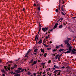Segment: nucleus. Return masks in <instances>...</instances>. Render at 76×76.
I'll use <instances>...</instances> for the list:
<instances>
[{"instance_id":"1","label":"nucleus","mask_w":76,"mask_h":76,"mask_svg":"<svg viewBox=\"0 0 76 76\" xmlns=\"http://www.w3.org/2000/svg\"><path fill=\"white\" fill-rule=\"evenodd\" d=\"M42 31L44 32H45L48 29V27H45V28H42Z\"/></svg>"},{"instance_id":"2","label":"nucleus","mask_w":76,"mask_h":76,"mask_svg":"<svg viewBox=\"0 0 76 76\" xmlns=\"http://www.w3.org/2000/svg\"><path fill=\"white\" fill-rule=\"evenodd\" d=\"M64 42H65V45H66L67 44V45H70V43H69V41H67V40H65L64 41Z\"/></svg>"},{"instance_id":"3","label":"nucleus","mask_w":76,"mask_h":76,"mask_svg":"<svg viewBox=\"0 0 76 76\" xmlns=\"http://www.w3.org/2000/svg\"><path fill=\"white\" fill-rule=\"evenodd\" d=\"M67 47L69 48V51H72V47H71V46L70 45H70H67Z\"/></svg>"},{"instance_id":"4","label":"nucleus","mask_w":76,"mask_h":76,"mask_svg":"<svg viewBox=\"0 0 76 76\" xmlns=\"http://www.w3.org/2000/svg\"><path fill=\"white\" fill-rule=\"evenodd\" d=\"M59 25L58 23H56L55 24V25L53 27V29H55V28H57V26H57V25Z\"/></svg>"},{"instance_id":"5","label":"nucleus","mask_w":76,"mask_h":76,"mask_svg":"<svg viewBox=\"0 0 76 76\" xmlns=\"http://www.w3.org/2000/svg\"><path fill=\"white\" fill-rule=\"evenodd\" d=\"M24 70H25L26 72H27L26 69H23L22 70H19V73H21V72H23Z\"/></svg>"},{"instance_id":"6","label":"nucleus","mask_w":76,"mask_h":76,"mask_svg":"<svg viewBox=\"0 0 76 76\" xmlns=\"http://www.w3.org/2000/svg\"><path fill=\"white\" fill-rule=\"evenodd\" d=\"M15 72H17L16 73L13 72V74H17V73H19V70H15Z\"/></svg>"},{"instance_id":"7","label":"nucleus","mask_w":76,"mask_h":76,"mask_svg":"<svg viewBox=\"0 0 76 76\" xmlns=\"http://www.w3.org/2000/svg\"><path fill=\"white\" fill-rule=\"evenodd\" d=\"M60 56V55L58 54L55 56V58L56 60H57V58H58V56Z\"/></svg>"},{"instance_id":"8","label":"nucleus","mask_w":76,"mask_h":76,"mask_svg":"<svg viewBox=\"0 0 76 76\" xmlns=\"http://www.w3.org/2000/svg\"><path fill=\"white\" fill-rule=\"evenodd\" d=\"M61 70H55L54 71V72H53V73H57V72H59L60 71H61Z\"/></svg>"},{"instance_id":"9","label":"nucleus","mask_w":76,"mask_h":76,"mask_svg":"<svg viewBox=\"0 0 76 76\" xmlns=\"http://www.w3.org/2000/svg\"><path fill=\"white\" fill-rule=\"evenodd\" d=\"M42 39H40V40L38 42V44H41V43H42Z\"/></svg>"},{"instance_id":"10","label":"nucleus","mask_w":76,"mask_h":76,"mask_svg":"<svg viewBox=\"0 0 76 76\" xmlns=\"http://www.w3.org/2000/svg\"><path fill=\"white\" fill-rule=\"evenodd\" d=\"M71 53V51L70 50H68L67 52H65V53L66 54V53H67L68 54H69V53Z\"/></svg>"},{"instance_id":"11","label":"nucleus","mask_w":76,"mask_h":76,"mask_svg":"<svg viewBox=\"0 0 76 76\" xmlns=\"http://www.w3.org/2000/svg\"><path fill=\"white\" fill-rule=\"evenodd\" d=\"M63 25H66V24H67V22L64 21L63 22Z\"/></svg>"},{"instance_id":"12","label":"nucleus","mask_w":76,"mask_h":76,"mask_svg":"<svg viewBox=\"0 0 76 76\" xmlns=\"http://www.w3.org/2000/svg\"><path fill=\"white\" fill-rule=\"evenodd\" d=\"M61 72V71H60L59 72H58L56 73V74L58 76H59V75H60Z\"/></svg>"},{"instance_id":"13","label":"nucleus","mask_w":76,"mask_h":76,"mask_svg":"<svg viewBox=\"0 0 76 76\" xmlns=\"http://www.w3.org/2000/svg\"><path fill=\"white\" fill-rule=\"evenodd\" d=\"M54 66L55 68H59V67L56 65H54Z\"/></svg>"},{"instance_id":"14","label":"nucleus","mask_w":76,"mask_h":76,"mask_svg":"<svg viewBox=\"0 0 76 76\" xmlns=\"http://www.w3.org/2000/svg\"><path fill=\"white\" fill-rule=\"evenodd\" d=\"M61 55H59L58 58V60H59V61H60V58H61Z\"/></svg>"},{"instance_id":"15","label":"nucleus","mask_w":76,"mask_h":76,"mask_svg":"<svg viewBox=\"0 0 76 76\" xmlns=\"http://www.w3.org/2000/svg\"><path fill=\"white\" fill-rule=\"evenodd\" d=\"M17 67V66L16 65H15V66H13L11 68V69H15V67Z\"/></svg>"},{"instance_id":"16","label":"nucleus","mask_w":76,"mask_h":76,"mask_svg":"<svg viewBox=\"0 0 76 76\" xmlns=\"http://www.w3.org/2000/svg\"><path fill=\"white\" fill-rule=\"evenodd\" d=\"M33 61H34V59H33L30 61L29 62V63H32Z\"/></svg>"},{"instance_id":"17","label":"nucleus","mask_w":76,"mask_h":76,"mask_svg":"<svg viewBox=\"0 0 76 76\" xmlns=\"http://www.w3.org/2000/svg\"><path fill=\"white\" fill-rule=\"evenodd\" d=\"M43 45L44 46V47H48V45H46L44 43H43Z\"/></svg>"},{"instance_id":"18","label":"nucleus","mask_w":76,"mask_h":76,"mask_svg":"<svg viewBox=\"0 0 76 76\" xmlns=\"http://www.w3.org/2000/svg\"><path fill=\"white\" fill-rule=\"evenodd\" d=\"M37 51H38V49L36 48L34 50V51L35 52H37Z\"/></svg>"},{"instance_id":"19","label":"nucleus","mask_w":76,"mask_h":76,"mask_svg":"<svg viewBox=\"0 0 76 76\" xmlns=\"http://www.w3.org/2000/svg\"><path fill=\"white\" fill-rule=\"evenodd\" d=\"M59 28H60V29H61V28H63V26L62 25L60 26Z\"/></svg>"},{"instance_id":"20","label":"nucleus","mask_w":76,"mask_h":76,"mask_svg":"<svg viewBox=\"0 0 76 76\" xmlns=\"http://www.w3.org/2000/svg\"><path fill=\"white\" fill-rule=\"evenodd\" d=\"M64 51V49H62L59 50V51H60V52H61V51Z\"/></svg>"},{"instance_id":"21","label":"nucleus","mask_w":76,"mask_h":76,"mask_svg":"<svg viewBox=\"0 0 76 76\" xmlns=\"http://www.w3.org/2000/svg\"><path fill=\"white\" fill-rule=\"evenodd\" d=\"M45 63H41V65H42V66H44V65H45Z\"/></svg>"},{"instance_id":"22","label":"nucleus","mask_w":76,"mask_h":76,"mask_svg":"<svg viewBox=\"0 0 76 76\" xmlns=\"http://www.w3.org/2000/svg\"><path fill=\"white\" fill-rule=\"evenodd\" d=\"M29 54V52H27L26 54L25 55V57H26L27 56V55Z\"/></svg>"},{"instance_id":"23","label":"nucleus","mask_w":76,"mask_h":76,"mask_svg":"<svg viewBox=\"0 0 76 76\" xmlns=\"http://www.w3.org/2000/svg\"><path fill=\"white\" fill-rule=\"evenodd\" d=\"M61 14L62 15H64V16H65V14L64 13V12H61Z\"/></svg>"},{"instance_id":"24","label":"nucleus","mask_w":76,"mask_h":76,"mask_svg":"<svg viewBox=\"0 0 76 76\" xmlns=\"http://www.w3.org/2000/svg\"><path fill=\"white\" fill-rule=\"evenodd\" d=\"M38 10H39V11L40 10V6L38 8Z\"/></svg>"},{"instance_id":"25","label":"nucleus","mask_w":76,"mask_h":76,"mask_svg":"<svg viewBox=\"0 0 76 76\" xmlns=\"http://www.w3.org/2000/svg\"><path fill=\"white\" fill-rule=\"evenodd\" d=\"M47 55V53H46L44 55H43V56L44 57H47V55Z\"/></svg>"},{"instance_id":"26","label":"nucleus","mask_w":76,"mask_h":76,"mask_svg":"<svg viewBox=\"0 0 76 76\" xmlns=\"http://www.w3.org/2000/svg\"><path fill=\"white\" fill-rule=\"evenodd\" d=\"M68 41H69L70 40H71V39L69 38H67V39H66Z\"/></svg>"},{"instance_id":"27","label":"nucleus","mask_w":76,"mask_h":76,"mask_svg":"<svg viewBox=\"0 0 76 76\" xmlns=\"http://www.w3.org/2000/svg\"><path fill=\"white\" fill-rule=\"evenodd\" d=\"M33 63L34 64H37V61H34L33 62Z\"/></svg>"},{"instance_id":"28","label":"nucleus","mask_w":76,"mask_h":76,"mask_svg":"<svg viewBox=\"0 0 76 76\" xmlns=\"http://www.w3.org/2000/svg\"><path fill=\"white\" fill-rule=\"evenodd\" d=\"M49 37V35H48V36H46V37H45L46 39H48Z\"/></svg>"},{"instance_id":"29","label":"nucleus","mask_w":76,"mask_h":76,"mask_svg":"<svg viewBox=\"0 0 76 76\" xmlns=\"http://www.w3.org/2000/svg\"><path fill=\"white\" fill-rule=\"evenodd\" d=\"M27 75H31V73L29 72V71H28V73L27 74Z\"/></svg>"},{"instance_id":"30","label":"nucleus","mask_w":76,"mask_h":76,"mask_svg":"<svg viewBox=\"0 0 76 76\" xmlns=\"http://www.w3.org/2000/svg\"><path fill=\"white\" fill-rule=\"evenodd\" d=\"M38 37H37L36 41V44H37V42L38 41Z\"/></svg>"},{"instance_id":"31","label":"nucleus","mask_w":76,"mask_h":76,"mask_svg":"<svg viewBox=\"0 0 76 76\" xmlns=\"http://www.w3.org/2000/svg\"><path fill=\"white\" fill-rule=\"evenodd\" d=\"M41 52L42 53V52H44V49H43V50H42L41 51Z\"/></svg>"},{"instance_id":"32","label":"nucleus","mask_w":76,"mask_h":76,"mask_svg":"<svg viewBox=\"0 0 76 76\" xmlns=\"http://www.w3.org/2000/svg\"><path fill=\"white\" fill-rule=\"evenodd\" d=\"M57 51V49H54V50H53V52H55V51Z\"/></svg>"},{"instance_id":"33","label":"nucleus","mask_w":76,"mask_h":76,"mask_svg":"<svg viewBox=\"0 0 76 76\" xmlns=\"http://www.w3.org/2000/svg\"><path fill=\"white\" fill-rule=\"evenodd\" d=\"M58 9H57L56 10V13H58Z\"/></svg>"},{"instance_id":"34","label":"nucleus","mask_w":76,"mask_h":76,"mask_svg":"<svg viewBox=\"0 0 76 76\" xmlns=\"http://www.w3.org/2000/svg\"><path fill=\"white\" fill-rule=\"evenodd\" d=\"M72 54H75V51H73L72 52Z\"/></svg>"},{"instance_id":"35","label":"nucleus","mask_w":76,"mask_h":76,"mask_svg":"<svg viewBox=\"0 0 76 76\" xmlns=\"http://www.w3.org/2000/svg\"><path fill=\"white\" fill-rule=\"evenodd\" d=\"M37 53H34L33 54H35V55H37Z\"/></svg>"},{"instance_id":"36","label":"nucleus","mask_w":76,"mask_h":76,"mask_svg":"<svg viewBox=\"0 0 76 76\" xmlns=\"http://www.w3.org/2000/svg\"><path fill=\"white\" fill-rule=\"evenodd\" d=\"M51 55H52L53 56H56V54H53V53H52Z\"/></svg>"},{"instance_id":"37","label":"nucleus","mask_w":76,"mask_h":76,"mask_svg":"<svg viewBox=\"0 0 76 76\" xmlns=\"http://www.w3.org/2000/svg\"><path fill=\"white\" fill-rule=\"evenodd\" d=\"M39 34V33H38V34L36 35L35 37H37Z\"/></svg>"},{"instance_id":"38","label":"nucleus","mask_w":76,"mask_h":76,"mask_svg":"<svg viewBox=\"0 0 76 76\" xmlns=\"http://www.w3.org/2000/svg\"><path fill=\"white\" fill-rule=\"evenodd\" d=\"M51 60H49L48 61V63H51Z\"/></svg>"},{"instance_id":"39","label":"nucleus","mask_w":76,"mask_h":76,"mask_svg":"<svg viewBox=\"0 0 76 76\" xmlns=\"http://www.w3.org/2000/svg\"><path fill=\"white\" fill-rule=\"evenodd\" d=\"M33 75H34V76H36V73L34 72V73H33Z\"/></svg>"},{"instance_id":"40","label":"nucleus","mask_w":76,"mask_h":76,"mask_svg":"<svg viewBox=\"0 0 76 76\" xmlns=\"http://www.w3.org/2000/svg\"><path fill=\"white\" fill-rule=\"evenodd\" d=\"M37 37L35 36V38L34 39H35V41H36V40H37Z\"/></svg>"},{"instance_id":"41","label":"nucleus","mask_w":76,"mask_h":76,"mask_svg":"<svg viewBox=\"0 0 76 76\" xmlns=\"http://www.w3.org/2000/svg\"><path fill=\"white\" fill-rule=\"evenodd\" d=\"M61 11H62L64 12V10H63V9H61Z\"/></svg>"},{"instance_id":"42","label":"nucleus","mask_w":76,"mask_h":76,"mask_svg":"<svg viewBox=\"0 0 76 76\" xmlns=\"http://www.w3.org/2000/svg\"><path fill=\"white\" fill-rule=\"evenodd\" d=\"M36 4H37V6H38V2L37 1L36 2Z\"/></svg>"},{"instance_id":"43","label":"nucleus","mask_w":76,"mask_h":76,"mask_svg":"<svg viewBox=\"0 0 76 76\" xmlns=\"http://www.w3.org/2000/svg\"><path fill=\"white\" fill-rule=\"evenodd\" d=\"M31 49H29L28 50V51L27 52L29 53L30 51H31Z\"/></svg>"},{"instance_id":"44","label":"nucleus","mask_w":76,"mask_h":76,"mask_svg":"<svg viewBox=\"0 0 76 76\" xmlns=\"http://www.w3.org/2000/svg\"><path fill=\"white\" fill-rule=\"evenodd\" d=\"M7 69L9 70H10V68L9 67H7Z\"/></svg>"},{"instance_id":"45","label":"nucleus","mask_w":76,"mask_h":76,"mask_svg":"<svg viewBox=\"0 0 76 76\" xmlns=\"http://www.w3.org/2000/svg\"><path fill=\"white\" fill-rule=\"evenodd\" d=\"M61 68L62 69H64L65 68V67H64V66H63V67H62Z\"/></svg>"},{"instance_id":"46","label":"nucleus","mask_w":76,"mask_h":76,"mask_svg":"<svg viewBox=\"0 0 76 76\" xmlns=\"http://www.w3.org/2000/svg\"><path fill=\"white\" fill-rule=\"evenodd\" d=\"M73 51H76V50L75 48L73 49Z\"/></svg>"},{"instance_id":"47","label":"nucleus","mask_w":76,"mask_h":76,"mask_svg":"<svg viewBox=\"0 0 76 76\" xmlns=\"http://www.w3.org/2000/svg\"><path fill=\"white\" fill-rule=\"evenodd\" d=\"M60 46H56V48H57V49H58V48H58Z\"/></svg>"},{"instance_id":"48","label":"nucleus","mask_w":76,"mask_h":76,"mask_svg":"<svg viewBox=\"0 0 76 76\" xmlns=\"http://www.w3.org/2000/svg\"><path fill=\"white\" fill-rule=\"evenodd\" d=\"M51 49L50 48H47V49L48 50H50Z\"/></svg>"},{"instance_id":"49","label":"nucleus","mask_w":76,"mask_h":76,"mask_svg":"<svg viewBox=\"0 0 76 76\" xmlns=\"http://www.w3.org/2000/svg\"><path fill=\"white\" fill-rule=\"evenodd\" d=\"M53 70H56V68L54 67L53 68Z\"/></svg>"},{"instance_id":"50","label":"nucleus","mask_w":76,"mask_h":76,"mask_svg":"<svg viewBox=\"0 0 76 76\" xmlns=\"http://www.w3.org/2000/svg\"><path fill=\"white\" fill-rule=\"evenodd\" d=\"M18 75H19V74H16L15 75H14V76H18Z\"/></svg>"},{"instance_id":"51","label":"nucleus","mask_w":76,"mask_h":76,"mask_svg":"<svg viewBox=\"0 0 76 76\" xmlns=\"http://www.w3.org/2000/svg\"><path fill=\"white\" fill-rule=\"evenodd\" d=\"M72 19H76V17H72Z\"/></svg>"},{"instance_id":"52","label":"nucleus","mask_w":76,"mask_h":76,"mask_svg":"<svg viewBox=\"0 0 76 76\" xmlns=\"http://www.w3.org/2000/svg\"><path fill=\"white\" fill-rule=\"evenodd\" d=\"M23 11H25V8H23Z\"/></svg>"},{"instance_id":"53","label":"nucleus","mask_w":76,"mask_h":76,"mask_svg":"<svg viewBox=\"0 0 76 76\" xmlns=\"http://www.w3.org/2000/svg\"><path fill=\"white\" fill-rule=\"evenodd\" d=\"M41 26V24H40V23H39V27H40Z\"/></svg>"},{"instance_id":"54","label":"nucleus","mask_w":76,"mask_h":76,"mask_svg":"<svg viewBox=\"0 0 76 76\" xmlns=\"http://www.w3.org/2000/svg\"><path fill=\"white\" fill-rule=\"evenodd\" d=\"M60 19H61V20H63V18H60Z\"/></svg>"},{"instance_id":"55","label":"nucleus","mask_w":76,"mask_h":76,"mask_svg":"<svg viewBox=\"0 0 76 76\" xmlns=\"http://www.w3.org/2000/svg\"><path fill=\"white\" fill-rule=\"evenodd\" d=\"M42 54H40V57H41L42 56Z\"/></svg>"},{"instance_id":"56","label":"nucleus","mask_w":76,"mask_h":76,"mask_svg":"<svg viewBox=\"0 0 76 76\" xmlns=\"http://www.w3.org/2000/svg\"><path fill=\"white\" fill-rule=\"evenodd\" d=\"M63 7H64L63 6H62L61 7V9H63Z\"/></svg>"},{"instance_id":"57","label":"nucleus","mask_w":76,"mask_h":76,"mask_svg":"<svg viewBox=\"0 0 76 76\" xmlns=\"http://www.w3.org/2000/svg\"><path fill=\"white\" fill-rule=\"evenodd\" d=\"M19 70H22V69L21 68H19Z\"/></svg>"},{"instance_id":"58","label":"nucleus","mask_w":76,"mask_h":76,"mask_svg":"<svg viewBox=\"0 0 76 76\" xmlns=\"http://www.w3.org/2000/svg\"><path fill=\"white\" fill-rule=\"evenodd\" d=\"M60 46H61V47H63V44H61Z\"/></svg>"},{"instance_id":"59","label":"nucleus","mask_w":76,"mask_h":76,"mask_svg":"<svg viewBox=\"0 0 76 76\" xmlns=\"http://www.w3.org/2000/svg\"><path fill=\"white\" fill-rule=\"evenodd\" d=\"M52 31H53V29H51L50 30V32H52Z\"/></svg>"},{"instance_id":"60","label":"nucleus","mask_w":76,"mask_h":76,"mask_svg":"<svg viewBox=\"0 0 76 76\" xmlns=\"http://www.w3.org/2000/svg\"><path fill=\"white\" fill-rule=\"evenodd\" d=\"M10 63L9 61H8L6 63L7 64H9V63Z\"/></svg>"},{"instance_id":"61","label":"nucleus","mask_w":76,"mask_h":76,"mask_svg":"<svg viewBox=\"0 0 76 76\" xmlns=\"http://www.w3.org/2000/svg\"><path fill=\"white\" fill-rule=\"evenodd\" d=\"M2 76H5V75L4 74H2Z\"/></svg>"},{"instance_id":"62","label":"nucleus","mask_w":76,"mask_h":76,"mask_svg":"<svg viewBox=\"0 0 76 76\" xmlns=\"http://www.w3.org/2000/svg\"><path fill=\"white\" fill-rule=\"evenodd\" d=\"M71 51L72 52H73V49H71Z\"/></svg>"},{"instance_id":"63","label":"nucleus","mask_w":76,"mask_h":76,"mask_svg":"<svg viewBox=\"0 0 76 76\" xmlns=\"http://www.w3.org/2000/svg\"><path fill=\"white\" fill-rule=\"evenodd\" d=\"M46 72H48V69H46Z\"/></svg>"},{"instance_id":"64","label":"nucleus","mask_w":76,"mask_h":76,"mask_svg":"<svg viewBox=\"0 0 76 76\" xmlns=\"http://www.w3.org/2000/svg\"><path fill=\"white\" fill-rule=\"evenodd\" d=\"M58 9H59V10H60V7H58Z\"/></svg>"}]
</instances>
